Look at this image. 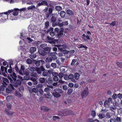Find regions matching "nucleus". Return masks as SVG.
Wrapping results in <instances>:
<instances>
[{
	"label": "nucleus",
	"mask_w": 122,
	"mask_h": 122,
	"mask_svg": "<svg viewBox=\"0 0 122 122\" xmlns=\"http://www.w3.org/2000/svg\"><path fill=\"white\" fill-rule=\"evenodd\" d=\"M26 9L25 8H22L20 9L19 10L18 8H15L13 10H9L8 11L5 12L4 13H3V15L6 14L5 17H8L9 15H11L12 14L14 16H17L18 14L19 11H25Z\"/></svg>",
	"instance_id": "f257e3e1"
},
{
	"label": "nucleus",
	"mask_w": 122,
	"mask_h": 122,
	"mask_svg": "<svg viewBox=\"0 0 122 122\" xmlns=\"http://www.w3.org/2000/svg\"><path fill=\"white\" fill-rule=\"evenodd\" d=\"M10 76L13 78L14 81L11 78H9V79L10 80L11 82L13 83L12 84L14 86L17 87L18 86L21 85V80L18 79L17 81H15L17 76L15 73L13 72L12 74H10Z\"/></svg>",
	"instance_id": "f03ea898"
},
{
	"label": "nucleus",
	"mask_w": 122,
	"mask_h": 122,
	"mask_svg": "<svg viewBox=\"0 0 122 122\" xmlns=\"http://www.w3.org/2000/svg\"><path fill=\"white\" fill-rule=\"evenodd\" d=\"M74 114V113L71 110L65 109L59 112L58 115L60 116L63 117L66 115H73Z\"/></svg>",
	"instance_id": "7ed1b4c3"
},
{
	"label": "nucleus",
	"mask_w": 122,
	"mask_h": 122,
	"mask_svg": "<svg viewBox=\"0 0 122 122\" xmlns=\"http://www.w3.org/2000/svg\"><path fill=\"white\" fill-rule=\"evenodd\" d=\"M51 48L49 47H47L43 50H39L38 52L39 54L42 56H45L47 54L50 53Z\"/></svg>",
	"instance_id": "20e7f679"
},
{
	"label": "nucleus",
	"mask_w": 122,
	"mask_h": 122,
	"mask_svg": "<svg viewBox=\"0 0 122 122\" xmlns=\"http://www.w3.org/2000/svg\"><path fill=\"white\" fill-rule=\"evenodd\" d=\"M88 94L89 91L88 88L87 87L84 89L83 91L81 93L82 98L86 97L88 95Z\"/></svg>",
	"instance_id": "39448f33"
},
{
	"label": "nucleus",
	"mask_w": 122,
	"mask_h": 122,
	"mask_svg": "<svg viewBox=\"0 0 122 122\" xmlns=\"http://www.w3.org/2000/svg\"><path fill=\"white\" fill-rule=\"evenodd\" d=\"M56 52L50 53L49 55V56H50L53 60L57 59V57L56 56L57 54Z\"/></svg>",
	"instance_id": "423d86ee"
},
{
	"label": "nucleus",
	"mask_w": 122,
	"mask_h": 122,
	"mask_svg": "<svg viewBox=\"0 0 122 122\" xmlns=\"http://www.w3.org/2000/svg\"><path fill=\"white\" fill-rule=\"evenodd\" d=\"M14 89V88L12 85L10 84L8 88H6V92L8 94L10 93Z\"/></svg>",
	"instance_id": "0eeeda50"
},
{
	"label": "nucleus",
	"mask_w": 122,
	"mask_h": 122,
	"mask_svg": "<svg viewBox=\"0 0 122 122\" xmlns=\"http://www.w3.org/2000/svg\"><path fill=\"white\" fill-rule=\"evenodd\" d=\"M2 80V85L7 86L9 82L8 80L6 78H3Z\"/></svg>",
	"instance_id": "6e6552de"
},
{
	"label": "nucleus",
	"mask_w": 122,
	"mask_h": 122,
	"mask_svg": "<svg viewBox=\"0 0 122 122\" xmlns=\"http://www.w3.org/2000/svg\"><path fill=\"white\" fill-rule=\"evenodd\" d=\"M29 90L30 93H32V92L36 93L38 91V89L37 87L34 88L32 89H29Z\"/></svg>",
	"instance_id": "1a4fd4ad"
},
{
	"label": "nucleus",
	"mask_w": 122,
	"mask_h": 122,
	"mask_svg": "<svg viewBox=\"0 0 122 122\" xmlns=\"http://www.w3.org/2000/svg\"><path fill=\"white\" fill-rule=\"evenodd\" d=\"M43 62L42 60L37 61L34 60L33 61V62L36 66H40L41 63H42Z\"/></svg>",
	"instance_id": "9d476101"
},
{
	"label": "nucleus",
	"mask_w": 122,
	"mask_h": 122,
	"mask_svg": "<svg viewBox=\"0 0 122 122\" xmlns=\"http://www.w3.org/2000/svg\"><path fill=\"white\" fill-rule=\"evenodd\" d=\"M51 72L50 71H47L46 70L44 71L42 73V75L44 76H47L48 74H50Z\"/></svg>",
	"instance_id": "9b49d317"
},
{
	"label": "nucleus",
	"mask_w": 122,
	"mask_h": 122,
	"mask_svg": "<svg viewBox=\"0 0 122 122\" xmlns=\"http://www.w3.org/2000/svg\"><path fill=\"white\" fill-rule=\"evenodd\" d=\"M1 70L2 71L4 72L5 74H7V69L6 67H4L3 66H1Z\"/></svg>",
	"instance_id": "f8f14e48"
},
{
	"label": "nucleus",
	"mask_w": 122,
	"mask_h": 122,
	"mask_svg": "<svg viewBox=\"0 0 122 122\" xmlns=\"http://www.w3.org/2000/svg\"><path fill=\"white\" fill-rule=\"evenodd\" d=\"M54 91H55L56 92V93H58L60 94H61L63 93L62 90L59 88H56L55 89H54Z\"/></svg>",
	"instance_id": "ddd939ff"
},
{
	"label": "nucleus",
	"mask_w": 122,
	"mask_h": 122,
	"mask_svg": "<svg viewBox=\"0 0 122 122\" xmlns=\"http://www.w3.org/2000/svg\"><path fill=\"white\" fill-rule=\"evenodd\" d=\"M55 14H52L51 15L52 17L51 19V20L52 22H55L56 20V18L55 16Z\"/></svg>",
	"instance_id": "4468645a"
},
{
	"label": "nucleus",
	"mask_w": 122,
	"mask_h": 122,
	"mask_svg": "<svg viewBox=\"0 0 122 122\" xmlns=\"http://www.w3.org/2000/svg\"><path fill=\"white\" fill-rule=\"evenodd\" d=\"M23 74H20L21 75H29V71L28 69H26L24 70L22 72Z\"/></svg>",
	"instance_id": "2eb2a0df"
},
{
	"label": "nucleus",
	"mask_w": 122,
	"mask_h": 122,
	"mask_svg": "<svg viewBox=\"0 0 122 122\" xmlns=\"http://www.w3.org/2000/svg\"><path fill=\"white\" fill-rule=\"evenodd\" d=\"M64 30V29L63 28H60V29H59V33L58 34V37H61V35L63 34V32Z\"/></svg>",
	"instance_id": "dca6fc26"
},
{
	"label": "nucleus",
	"mask_w": 122,
	"mask_h": 122,
	"mask_svg": "<svg viewBox=\"0 0 122 122\" xmlns=\"http://www.w3.org/2000/svg\"><path fill=\"white\" fill-rule=\"evenodd\" d=\"M54 91V92H53L52 93V95L53 96L56 98H58L61 96V95L60 94L58 93H56V92L55 91Z\"/></svg>",
	"instance_id": "f3484780"
},
{
	"label": "nucleus",
	"mask_w": 122,
	"mask_h": 122,
	"mask_svg": "<svg viewBox=\"0 0 122 122\" xmlns=\"http://www.w3.org/2000/svg\"><path fill=\"white\" fill-rule=\"evenodd\" d=\"M44 70L43 67H41L40 68H38L37 69L36 71L38 74H41V71H44Z\"/></svg>",
	"instance_id": "a211bd4d"
},
{
	"label": "nucleus",
	"mask_w": 122,
	"mask_h": 122,
	"mask_svg": "<svg viewBox=\"0 0 122 122\" xmlns=\"http://www.w3.org/2000/svg\"><path fill=\"white\" fill-rule=\"evenodd\" d=\"M24 68V66L23 65H21L20 67V69L19 71V72L20 74H23V73H22V72L25 70Z\"/></svg>",
	"instance_id": "6ab92c4d"
},
{
	"label": "nucleus",
	"mask_w": 122,
	"mask_h": 122,
	"mask_svg": "<svg viewBox=\"0 0 122 122\" xmlns=\"http://www.w3.org/2000/svg\"><path fill=\"white\" fill-rule=\"evenodd\" d=\"M36 50V47H31L30 49V51L31 53H33Z\"/></svg>",
	"instance_id": "aec40b11"
},
{
	"label": "nucleus",
	"mask_w": 122,
	"mask_h": 122,
	"mask_svg": "<svg viewBox=\"0 0 122 122\" xmlns=\"http://www.w3.org/2000/svg\"><path fill=\"white\" fill-rule=\"evenodd\" d=\"M66 13L70 15H73L74 12L72 10H68L66 11Z\"/></svg>",
	"instance_id": "412c9836"
},
{
	"label": "nucleus",
	"mask_w": 122,
	"mask_h": 122,
	"mask_svg": "<svg viewBox=\"0 0 122 122\" xmlns=\"http://www.w3.org/2000/svg\"><path fill=\"white\" fill-rule=\"evenodd\" d=\"M52 60H53L51 56H49V57H47L46 58V61L47 62H51Z\"/></svg>",
	"instance_id": "4be33fe9"
},
{
	"label": "nucleus",
	"mask_w": 122,
	"mask_h": 122,
	"mask_svg": "<svg viewBox=\"0 0 122 122\" xmlns=\"http://www.w3.org/2000/svg\"><path fill=\"white\" fill-rule=\"evenodd\" d=\"M78 48H84L86 50L87 48V47L86 46L83 45L82 44H80L78 46Z\"/></svg>",
	"instance_id": "5701e85b"
},
{
	"label": "nucleus",
	"mask_w": 122,
	"mask_h": 122,
	"mask_svg": "<svg viewBox=\"0 0 122 122\" xmlns=\"http://www.w3.org/2000/svg\"><path fill=\"white\" fill-rule=\"evenodd\" d=\"M79 74L78 73L76 72L74 74V78L76 80H78L79 79Z\"/></svg>",
	"instance_id": "b1692460"
},
{
	"label": "nucleus",
	"mask_w": 122,
	"mask_h": 122,
	"mask_svg": "<svg viewBox=\"0 0 122 122\" xmlns=\"http://www.w3.org/2000/svg\"><path fill=\"white\" fill-rule=\"evenodd\" d=\"M66 13L63 11H61V12L60 15L61 17L62 18H64L65 15Z\"/></svg>",
	"instance_id": "393cba45"
},
{
	"label": "nucleus",
	"mask_w": 122,
	"mask_h": 122,
	"mask_svg": "<svg viewBox=\"0 0 122 122\" xmlns=\"http://www.w3.org/2000/svg\"><path fill=\"white\" fill-rule=\"evenodd\" d=\"M30 75L31 76H33L35 77H37L38 76V75L37 73L34 72H31V73Z\"/></svg>",
	"instance_id": "a878e982"
},
{
	"label": "nucleus",
	"mask_w": 122,
	"mask_h": 122,
	"mask_svg": "<svg viewBox=\"0 0 122 122\" xmlns=\"http://www.w3.org/2000/svg\"><path fill=\"white\" fill-rule=\"evenodd\" d=\"M106 116L107 117L106 118H110V117L112 116V114L110 112H107L106 114Z\"/></svg>",
	"instance_id": "bb28decb"
},
{
	"label": "nucleus",
	"mask_w": 122,
	"mask_h": 122,
	"mask_svg": "<svg viewBox=\"0 0 122 122\" xmlns=\"http://www.w3.org/2000/svg\"><path fill=\"white\" fill-rule=\"evenodd\" d=\"M53 82V81L52 79L51 78H49L48 79L47 83L49 85L51 84H52Z\"/></svg>",
	"instance_id": "cd10ccee"
},
{
	"label": "nucleus",
	"mask_w": 122,
	"mask_h": 122,
	"mask_svg": "<svg viewBox=\"0 0 122 122\" xmlns=\"http://www.w3.org/2000/svg\"><path fill=\"white\" fill-rule=\"evenodd\" d=\"M43 5L46 6H48V4L47 2L45 0H41Z\"/></svg>",
	"instance_id": "c85d7f7f"
},
{
	"label": "nucleus",
	"mask_w": 122,
	"mask_h": 122,
	"mask_svg": "<svg viewBox=\"0 0 122 122\" xmlns=\"http://www.w3.org/2000/svg\"><path fill=\"white\" fill-rule=\"evenodd\" d=\"M109 102L107 100H106L104 102V105L105 106L107 107H108L109 106Z\"/></svg>",
	"instance_id": "c756f323"
},
{
	"label": "nucleus",
	"mask_w": 122,
	"mask_h": 122,
	"mask_svg": "<svg viewBox=\"0 0 122 122\" xmlns=\"http://www.w3.org/2000/svg\"><path fill=\"white\" fill-rule=\"evenodd\" d=\"M30 58L34 59L36 57V55L35 54L32 53L30 55Z\"/></svg>",
	"instance_id": "7c9ffc66"
},
{
	"label": "nucleus",
	"mask_w": 122,
	"mask_h": 122,
	"mask_svg": "<svg viewBox=\"0 0 122 122\" xmlns=\"http://www.w3.org/2000/svg\"><path fill=\"white\" fill-rule=\"evenodd\" d=\"M40 82L41 83H44L45 82V79L43 78H40L39 80Z\"/></svg>",
	"instance_id": "2f4dec72"
},
{
	"label": "nucleus",
	"mask_w": 122,
	"mask_h": 122,
	"mask_svg": "<svg viewBox=\"0 0 122 122\" xmlns=\"http://www.w3.org/2000/svg\"><path fill=\"white\" fill-rule=\"evenodd\" d=\"M98 116L99 118L101 119L103 118L105 116V115L103 113L99 114Z\"/></svg>",
	"instance_id": "473e14b6"
},
{
	"label": "nucleus",
	"mask_w": 122,
	"mask_h": 122,
	"mask_svg": "<svg viewBox=\"0 0 122 122\" xmlns=\"http://www.w3.org/2000/svg\"><path fill=\"white\" fill-rule=\"evenodd\" d=\"M73 92V89L71 88H70L68 89L67 93L68 95H70Z\"/></svg>",
	"instance_id": "72a5a7b5"
},
{
	"label": "nucleus",
	"mask_w": 122,
	"mask_h": 122,
	"mask_svg": "<svg viewBox=\"0 0 122 122\" xmlns=\"http://www.w3.org/2000/svg\"><path fill=\"white\" fill-rule=\"evenodd\" d=\"M41 110L44 111H48L49 110L48 108L47 107L45 106L42 107L41 108Z\"/></svg>",
	"instance_id": "f704fd0d"
},
{
	"label": "nucleus",
	"mask_w": 122,
	"mask_h": 122,
	"mask_svg": "<svg viewBox=\"0 0 122 122\" xmlns=\"http://www.w3.org/2000/svg\"><path fill=\"white\" fill-rule=\"evenodd\" d=\"M49 25V22L48 21H46L45 23V28H48Z\"/></svg>",
	"instance_id": "c9c22d12"
},
{
	"label": "nucleus",
	"mask_w": 122,
	"mask_h": 122,
	"mask_svg": "<svg viewBox=\"0 0 122 122\" xmlns=\"http://www.w3.org/2000/svg\"><path fill=\"white\" fill-rule=\"evenodd\" d=\"M46 32L47 31H45V30L42 31V33L41 34V36L42 37H44L46 34Z\"/></svg>",
	"instance_id": "e433bc0d"
},
{
	"label": "nucleus",
	"mask_w": 122,
	"mask_h": 122,
	"mask_svg": "<svg viewBox=\"0 0 122 122\" xmlns=\"http://www.w3.org/2000/svg\"><path fill=\"white\" fill-rule=\"evenodd\" d=\"M47 46L46 44H43L41 45H40V47L43 49V50L46 47H47Z\"/></svg>",
	"instance_id": "4c0bfd02"
},
{
	"label": "nucleus",
	"mask_w": 122,
	"mask_h": 122,
	"mask_svg": "<svg viewBox=\"0 0 122 122\" xmlns=\"http://www.w3.org/2000/svg\"><path fill=\"white\" fill-rule=\"evenodd\" d=\"M5 112L6 114L9 116H11L13 113L12 112L10 111L8 112L6 111Z\"/></svg>",
	"instance_id": "58836bf2"
},
{
	"label": "nucleus",
	"mask_w": 122,
	"mask_h": 122,
	"mask_svg": "<svg viewBox=\"0 0 122 122\" xmlns=\"http://www.w3.org/2000/svg\"><path fill=\"white\" fill-rule=\"evenodd\" d=\"M115 121H116L117 122H121V119L120 117H117L115 119Z\"/></svg>",
	"instance_id": "ea45409f"
},
{
	"label": "nucleus",
	"mask_w": 122,
	"mask_h": 122,
	"mask_svg": "<svg viewBox=\"0 0 122 122\" xmlns=\"http://www.w3.org/2000/svg\"><path fill=\"white\" fill-rule=\"evenodd\" d=\"M51 89L49 87H46V88L44 90V92H48L50 91H51Z\"/></svg>",
	"instance_id": "a19ab883"
},
{
	"label": "nucleus",
	"mask_w": 122,
	"mask_h": 122,
	"mask_svg": "<svg viewBox=\"0 0 122 122\" xmlns=\"http://www.w3.org/2000/svg\"><path fill=\"white\" fill-rule=\"evenodd\" d=\"M28 69H29L31 71H34L36 70L35 68L33 66L29 67L28 68Z\"/></svg>",
	"instance_id": "79ce46f5"
},
{
	"label": "nucleus",
	"mask_w": 122,
	"mask_h": 122,
	"mask_svg": "<svg viewBox=\"0 0 122 122\" xmlns=\"http://www.w3.org/2000/svg\"><path fill=\"white\" fill-rule=\"evenodd\" d=\"M112 111H113L114 110H116V108L114 105H113L110 107Z\"/></svg>",
	"instance_id": "37998d69"
},
{
	"label": "nucleus",
	"mask_w": 122,
	"mask_h": 122,
	"mask_svg": "<svg viewBox=\"0 0 122 122\" xmlns=\"http://www.w3.org/2000/svg\"><path fill=\"white\" fill-rule=\"evenodd\" d=\"M2 85L0 87V90L2 91H4L5 90V88H6V86L3 85Z\"/></svg>",
	"instance_id": "c03bdc74"
},
{
	"label": "nucleus",
	"mask_w": 122,
	"mask_h": 122,
	"mask_svg": "<svg viewBox=\"0 0 122 122\" xmlns=\"http://www.w3.org/2000/svg\"><path fill=\"white\" fill-rule=\"evenodd\" d=\"M13 98V97L11 96H8L7 97L6 99L7 101H9L12 99Z\"/></svg>",
	"instance_id": "a18cd8bd"
},
{
	"label": "nucleus",
	"mask_w": 122,
	"mask_h": 122,
	"mask_svg": "<svg viewBox=\"0 0 122 122\" xmlns=\"http://www.w3.org/2000/svg\"><path fill=\"white\" fill-rule=\"evenodd\" d=\"M39 2L37 3V5L36 7H38L41 5H43L41 0Z\"/></svg>",
	"instance_id": "49530a36"
},
{
	"label": "nucleus",
	"mask_w": 122,
	"mask_h": 122,
	"mask_svg": "<svg viewBox=\"0 0 122 122\" xmlns=\"http://www.w3.org/2000/svg\"><path fill=\"white\" fill-rule=\"evenodd\" d=\"M26 62L28 64H31L32 62V60L30 59H27L26 60Z\"/></svg>",
	"instance_id": "de8ad7c7"
},
{
	"label": "nucleus",
	"mask_w": 122,
	"mask_h": 122,
	"mask_svg": "<svg viewBox=\"0 0 122 122\" xmlns=\"http://www.w3.org/2000/svg\"><path fill=\"white\" fill-rule=\"evenodd\" d=\"M68 79H72L74 78V75L73 74H71L68 76Z\"/></svg>",
	"instance_id": "09e8293b"
},
{
	"label": "nucleus",
	"mask_w": 122,
	"mask_h": 122,
	"mask_svg": "<svg viewBox=\"0 0 122 122\" xmlns=\"http://www.w3.org/2000/svg\"><path fill=\"white\" fill-rule=\"evenodd\" d=\"M29 75H26L24 77V79L25 80H28L29 78Z\"/></svg>",
	"instance_id": "8fccbe9b"
},
{
	"label": "nucleus",
	"mask_w": 122,
	"mask_h": 122,
	"mask_svg": "<svg viewBox=\"0 0 122 122\" xmlns=\"http://www.w3.org/2000/svg\"><path fill=\"white\" fill-rule=\"evenodd\" d=\"M77 61V60L76 59H74L72 60L71 62V65H73Z\"/></svg>",
	"instance_id": "3c124183"
},
{
	"label": "nucleus",
	"mask_w": 122,
	"mask_h": 122,
	"mask_svg": "<svg viewBox=\"0 0 122 122\" xmlns=\"http://www.w3.org/2000/svg\"><path fill=\"white\" fill-rule=\"evenodd\" d=\"M58 75L60 78L61 79L63 76L64 74L63 73L61 72Z\"/></svg>",
	"instance_id": "603ef678"
},
{
	"label": "nucleus",
	"mask_w": 122,
	"mask_h": 122,
	"mask_svg": "<svg viewBox=\"0 0 122 122\" xmlns=\"http://www.w3.org/2000/svg\"><path fill=\"white\" fill-rule=\"evenodd\" d=\"M55 46L53 47V50L54 51H56L57 50V48L55 46H56L57 47H58V45H54Z\"/></svg>",
	"instance_id": "864d4df0"
},
{
	"label": "nucleus",
	"mask_w": 122,
	"mask_h": 122,
	"mask_svg": "<svg viewBox=\"0 0 122 122\" xmlns=\"http://www.w3.org/2000/svg\"><path fill=\"white\" fill-rule=\"evenodd\" d=\"M15 95L16 96L18 97H21V95L18 92H15Z\"/></svg>",
	"instance_id": "5fc2aeb1"
},
{
	"label": "nucleus",
	"mask_w": 122,
	"mask_h": 122,
	"mask_svg": "<svg viewBox=\"0 0 122 122\" xmlns=\"http://www.w3.org/2000/svg\"><path fill=\"white\" fill-rule=\"evenodd\" d=\"M116 64L118 66L120 67H122V62H117Z\"/></svg>",
	"instance_id": "6e6d98bb"
},
{
	"label": "nucleus",
	"mask_w": 122,
	"mask_h": 122,
	"mask_svg": "<svg viewBox=\"0 0 122 122\" xmlns=\"http://www.w3.org/2000/svg\"><path fill=\"white\" fill-rule=\"evenodd\" d=\"M13 61L12 60H10V62L9 63V64L10 65V68H12L11 65H13Z\"/></svg>",
	"instance_id": "4d7b16f0"
},
{
	"label": "nucleus",
	"mask_w": 122,
	"mask_h": 122,
	"mask_svg": "<svg viewBox=\"0 0 122 122\" xmlns=\"http://www.w3.org/2000/svg\"><path fill=\"white\" fill-rule=\"evenodd\" d=\"M51 66L54 68H56L57 66L56 64L55 63H52L51 64Z\"/></svg>",
	"instance_id": "13d9d810"
},
{
	"label": "nucleus",
	"mask_w": 122,
	"mask_h": 122,
	"mask_svg": "<svg viewBox=\"0 0 122 122\" xmlns=\"http://www.w3.org/2000/svg\"><path fill=\"white\" fill-rule=\"evenodd\" d=\"M63 76V78L65 79L67 81L69 80L68 76L67 75H65Z\"/></svg>",
	"instance_id": "bf43d9fd"
},
{
	"label": "nucleus",
	"mask_w": 122,
	"mask_h": 122,
	"mask_svg": "<svg viewBox=\"0 0 122 122\" xmlns=\"http://www.w3.org/2000/svg\"><path fill=\"white\" fill-rule=\"evenodd\" d=\"M86 36V35L84 34H83L82 36V37L85 41H87V39H86L85 38Z\"/></svg>",
	"instance_id": "052dcab7"
},
{
	"label": "nucleus",
	"mask_w": 122,
	"mask_h": 122,
	"mask_svg": "<svg viewBox=\"0 0 122 122\" xmlns=\"http://www.w3.org/2000/svg\"><path fill=\"white\" fill-rule=\"evenodd\" d=\"M91 115L92 117H95L96 115V112L95 111L93 110L91 112Z\"/></svg>",
	"instance_id": "680f3d73"
},
{
	"label": "nucleus",
	"mask_w": 122,
	"mask_h": 122,
	"mask_svg": "<svg viewBox=\"0 0 122 122\" xmlns=\"http://www.w3.org/2000/svg\"><path fill=\"white\" fill-rule=\"evenodd\" d=\"M117 97L121 99L122 98V94L120 93H119L117 94Z\"/></svg>",
	"instance_id": "e2e57ef3"
},
{
	"label": "nucleus",
	"mask_w": 122,
	"mask_h": 122,
	"mask_svg": "<svg viewBox=\"0 0 122 122\" xmlns=\"http://www.w3.org/2000/svg\"><path fill=\"white\" fill-rule=\"evenodd\" d=\"M53 80L54 81H57L58 80V78L56 76H55L53 78Z\"/></svg>",
	"instance_id": "0e129e2a"
},
{
	"label": "nucleus",
	"mask_w": 122,
	"mask_h": 122,
	"mask_svg": "<svg viewBox=\"0 0 122 122\" xmlns=\"http://www.w3.org/2000/svg\"><path fill=\"white\" fill-rule=\"evenodd\" d=\"M27 39L28 40V42L29 43H30L33 41V40L31 39L30 37H28L27 38Z\"/></svg>",
	"instance_id": "69168bd1"
},
{
	"label": "nucleus",
	"mask_w": 122,
	"mask_h": 122,
	"mask_svg": "<svg viewBox=\"0 0 122 122\" xmlns=\"http://www.w3.org/2000/svg\"><path fill=\"white\" fill-rule=\"evenodd\" d=\"M53 119L54 120H55L56 119H59L60 118L58 117L54 116L53 117Z\"/></svg>",
	"instance_id": "338daca9"
},
{
	"label": "nucleus",
	"mask_w": 122,
	"mask_h": 122,
	"mask_svg": "<svg viewBox=\"0 0 122 122\" xmlns=\"http://www.w3.org/2000/svg\"><path fill=\"white\" fill-rule=\"evenodd\" d=\"M117 97V95L116 94H114L112 96V98L114 100Z\"/></svg>",
	"instance_id": "774afa93"
}]
</instances>
